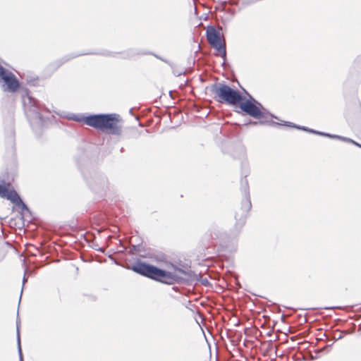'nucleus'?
Listing matches in <instances>:
<instances>
[{"label": "nucleus", "instance_id": "nucleus-1", "mask_svg": "<svg viewBox=\"0 0 361 361\" xmlns=\"http://www.w3.org/2000/svg\"><path fill=\"white\" fill-rule=\"evenodd\" d=\"M132 270L142 276L159 281L166 284H173L183 280L185 271L180 268L171 265L166 270L159 269L153 265L137 263L132 267Z\"/></svg>", "mask_w": 361, "mask_h": 361}, {"label": "nucleus", "instance_id": "nucleus-2", "mask_svg": "<svg viewBox=\"0 0 361 361\" xmlns=\"http://www.w3.org/2000/svg\"><path fill=\"white\" fill-rule=\"evenodd\" d=\"M69 118L77 121H84L87 126L108 133L119 135L121 132V128L118 125L120 116L116 114H97L85 118H81L79 115H72Z\"/></svg>", "mask_w": 361, "mask_h": 361}, {"label": "nucleus", "instance_id": "nucleus-3", "mask_svg": "<svg viewBox=\"0 0 361 361\" xmlns=\"http://www.w3.org/2000/svg\"><path fill=\"white\" fill-rule=\"evenodd\" d=\"M212 91L216 101L221 103L226 102L235 105L243 100L242 95L237 90L226 84H215L212 86Z\"/></svg>", "mask_w": 361, "mask_h": 361}, {"label": "nucleus", "instance_id": "nucleus-4", "mask_svg": "<svg viewBox=\"0 0 361 361\" xmlns=\"http://www.w3.org/2000/svg\"><path fill=\"white\" fill-rule=\"evenodd\" d=\"M252 100H246L240 103V108L247 115L255 118H265V109L262 105L251 97Z\"/></svg>", "mask_w": 361, "mask_h": 361}, {"label": "nucleus", "instance_id": "nucleus-5", "mask_svg": "<svg viewBox=\"0 0 361 361\" xmlns=\"http://www.w3.org/2000/svg\"><path fill=\"white\" fill-rule=\"evenodd\" d=\"M207 38L212 47L219 51L221 56L225 60L226 51L225 44L221 42V35L219 31L214 27L209 26L207 29Z\"/></svg>", "mask_w": 361, "mask_h": 361}, {"label": "nucleus", "instance_id": "nucleus-6", "mask_svg": "<svg viewBox=\"0 0 361 361\" xmlns=\"http://www.w3.org/2000/svg\"><path fill=\"white\" fill-rule=\"evenodd\" d=\"M0 84L4 91L16 92L19 87V82L11 71L0 65Z\"/></svg>", "mask_w": 361, "mask_h": 361}, {"label": "nucleus", "instance_id": "nucleus-7", "mask_svg": "<svg viewBox=\"0 0 361 361\" xmlns=\"http://www.w3.org/2000/svg\"><path fill=\"white\" fill-rule=\"evenodd\" d=\"M24 104L25 106V113L30 121L36 120L41 122L42 116L39 112L37 101L34 98L27 96L24 98Z\"/></svg>", "mask_w": 361, "mask_h": 361}, {"label": "nucleus", "instance_id": "nucleus-8", "mask_svg": "<svg viewBox=\"0 0 361 361\" xmlns=\"http://www.w3.org/2000/svg\"><path fill=\"white\" fill-rule=\"evenodd\" d=\"M288 126L294 127V128H297L298 129H302L303 130H307V131H309V132H311V133H316V134L327 136V137H331V138H336V139H338L340 140H343V141H345V142H350V143H353V144H354V145L361 147V145L358 144L357 142H356L354 140H351L350 138H348V137H342V136H339V135H331V134H328V133H322V132L315 131V130H313L307 129L305 127L297 126L295 125L292 124L291 123H289Z\"/></svg>", "mask_w": 361, "mask_h": 361}, {"label": "nucleus", "instance_id": "nucleus-9", "mask_svg": "<svg viewBox=\"0 0 361 361\" xmlns=\"http://www.w3.org/2000/svg\"><path fill=\"white\" fill-rule=\"evenodd\" d=\"M6 198L9 200L16 206L20 207L23 210L27 209V206L23 202L18 193L13 190H9Z\"/></svg>", "mask_w": 361, "mask_h": 361}, {"label": "nucleus", "instance_id": "nucleus-10", "mask_svg": "<svg viewBox=\"0 0 361 361\" xmlns=\"http://www.w3.org/2000/svg\"><path fill=\"white\" fill-rule=\"evenodd\" d=\"M17 343H18V351L20 357V361H23L22 350L20 346V337L18 327L17 326Z\"/></svg>", "mask_w": 361, "mask_h": 361}, {"label": "nucleus", "instance_id": "nucleus-11", "mask_svg": "<svg viewBox=\"0 0 361 361\" xmlns=\"http://www.w3.org/2000/svg\"><path fill=\"white\" fill-rule=\"evenodd\" d=\"M9 190L10 189L7 186L0 185V196L6 198Z\"/></svg>", "mask_w": 361, "mask_h": 361}, {"label": "nucleus", "instance_id": "nucleus-12", "mask_svg": "<svg viewBox=\"0 0 361 361\" xmlns=\"http://www.w3.org/2000/svg\"><path fill=\"white\" fill-rule=\"evenodd\" d=\"M245 207H246V208H247V209H249L251 207V203H250V200H247V203H246V206H245Z\"/></svg>", "mask_w": 361, "mask_h": 361}, {"label": "nucleus", "instance_id": "nucleus-13", "mask_svg": "<svg viewBox=\"0 0 361 361\" xmlns=\"http://www.w3.org/2000/svg\"><path fill=\"white\" fill-rule=\"evenodd\" d=\"M27 281V279L25 278V276L23 277V283L24 284Z\"/></svg>", "mask_w": 361, "mask_h": 361}, {"label": "nucleus", "instance_id": "nucleus-14", "mask_svg": "<svg viewBox=\"0 0 361 361\" xmlns=\"http://www.w3.org/2000/svg\"><path fill=\"white\" fill-rule=\"evenodd\" d=\"M245 194L246 196L248 195V192L246 190L245 191Z\"/></svg>", "mask_w": 361, "mask_h": 361}]
</instances>
